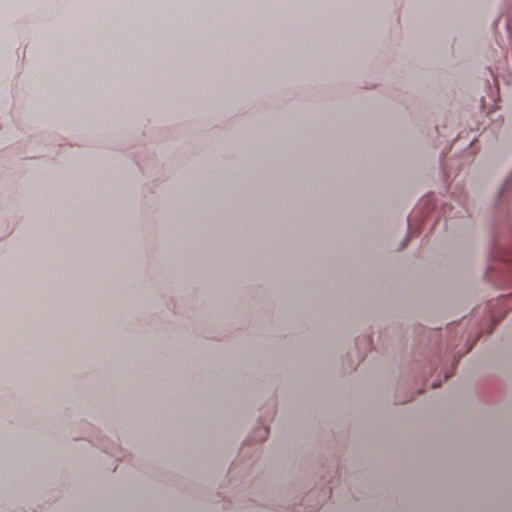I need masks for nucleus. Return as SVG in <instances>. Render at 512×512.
<instances>
[{
	"instance_id": "nucleus-1",
	"label": "nucleus",
	"mask_w": 512,
	"mask_h": 512,
	"mask_svg": "<svg viewBox=\"0 0 512 512\" xmlns=\"http://www.w3.org/2000/svg\"><path fill=\"white\" fill-rule=\"evenodd\" d=\"M407 241H408V239L405 240V242L403 243L402 248H404L407 245Z\"/></svg>"
}]
</instances>
